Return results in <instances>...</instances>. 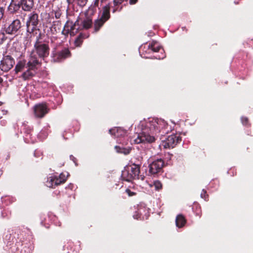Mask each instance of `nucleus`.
Returning a JSON list of instances; mask_svg holds the SVG:
<instances>
[{
    "instance_id": "b1692460",
    "label": "nucleus",
    "mask_w": 253,
    "mask_h": 253,
    "mask_svg": "<svg viewBox=\"0 0 253 253\" xmlns=\"http://www.w3.org/2000/svg\"><path fill=\"white\" fill-rule=\"evenodd\" d=\"M54 176H50L47 178V180L46 182V185L47 187L51 188H55V185H54Z\"/></svg>"
},
{
    "instance_id": "4be33fe9",
    "label": "nucleus",
    "mask_w": 253,
    "mask_h": 253,
    "mask_svg": "<svg viewBox=\"0 0 253 253\" xmlns=\"http://www.w3.org/2000/svg\"><path fill=\"white\" fill-rule=\"evenodd\" d=\"M148 47L149 49L154 52H159L161 48V47L156 41H152L151 43H149Z\"/></svg>"
},
{
    "instance_id": "c9c22d12",
    "label": "nucleus",
    "mask_w": 253,
    "mask_h": 253,
    "mask_svg": "<svg viewBox=\"0 0 253 253\" xmlns=\"http://www.w3.org/2000/svg\"><path fill=\"white\" fill-rule=\"evenodd\" d=\"M241 121L242 124L244 126H248L249 125V119L247 117H243L241 118Z\"/></svg>"
},
{
    "instance_id": "0eeeda50",
    "label": "nucleus",
    "mask_w": 253,
    "mask_h": 253,
    "mask_svg": "<svg viewBox=\"0 0 253 253\" xmlns=\"http://www.w3.org/2000/svg\"><path fill=\"white\" fill-rule=\"evenodd\" d=\"M165 166L164 161L160 158L153 160L149 165V173L153 176L163 172V169Z\"/></svg>"
},
{
    "instance_id": "de8ad7c7",
    "label": "nucleus",
    "mask_w": 253,
    "mask_h": 253,
    "mask_svg": "<svg viewBox=\"0 0 253 253\" xmlns=\"http://www.w3.org/2000/svg\"><path fill=\"white\" fill-rule=\"evenodd\" d=\"M239 0L238 1H236V0L234 1V3L236 4H239Z\"/></svg>"
},
{
    "instance_id": "39448f33",
    "label": "nucleus",
    "mask_w": 253,
    "mask_h": 253,
    "mask_svg": "<svg viewBox=\"0 0 253 253\" xmlns=\"http://www.w3.org/2000/svg\"><path fill=\"white\" fill-rule=\"evenodd\" d=\"M41 33L38 34L34 43V48L31 51L35 53L39 58L44 59L48 56L50 48L48 43H43L40 41Z\"/></svg>"
},
{
    "instance_id": "7ed1b4c3",
    "label": "nucleus",
    "mask_w": 253,
    "mask_h": 253,
    "mask_svg": "<svg viewBox=\"0 0 253 253\" xmlns=\"http://www.w3.org/2000/svg\"><path fill=\"white\" fill-rule=\"evenodd\" d=\"M40 23L39 14L36 11L31 12L26 22V32L31 36H37L41 31L38 25Z\"/></svg>"
},
{
    "instance_id": "20e7f679",
    "label": "nucleus",
    "mask_w": 253,
    "mask_h": 253,
    "mask_svg": "<svg viewBox=\"0 0 253 253\" xmlns=\"http://www.w3.org/2000/svg\"><path fill=\"white\" fill-rule=\"evenodd\" d=\"M61 42L56 44L51 51V61L54 63H59L64 61L72 56V53L68 47H64L60 48Z\"/></svg>"
},
{
    "instance_id": "a878e982",
    "label": "nucleus",
    "mask_w": 253,
    "mask_h": 253,
    "mask_svg": "<svg viewBox=\"0 0 253 253\" xmlns=\"http://www.w3.org/2000/svg\"><path fill=\"white\" fill-rule=\"evenodd\" d=\"M56 23H59V21L58 22H53L52 26L50 28V31L52 34H57L59 30V29H57V26Z\"/></svg>"
},
{
    "instance_id": "dca6fc26",
    "label": "nucleus",
    "mask_w": 253,
    "mask_h": 253,
    "mask_svg": "<svg viewBox=\"0 0 253 253\" xmlns=\"http://www.w3.org/2000/svg\"><path fill=\"white\" fill-rule=\"evenodd\" d=\"M37 73V71L34 69H30V68L24 72L21 75V78L24 80H29L34 77Z\"/></svg>"
},
{
    "instance_id": "09e8293b",
    "label": "nucleus",
    "mask_w": 253,
    "mask_h": 253,
    "mask_svg": "<svg viewBox=\"0 0 253 253\" xmlns=\"http://www.w3.org/2000/svg\"><path fill=\"white\" fill-rule=\"evenodd\" d=\"M136 216L135 218H136V219H138V217H137V216H138V215H136Z\"/></svg>"
},
{
    "instance_id": "c756f323",
    "label": "nucleus",
    "mask_w": 253,
    "mask_h": 253,
    "mask_svg": "<svg viewBox=\"0 0 253 253\" xmlns=\"http://www.w3.org/2000/svg\"><path fill=\"white\" fill-rule=\"evenodd\" d=\"M119 130H120V128L115 127L109 129V131L111 135L117 136L118 135L117 133L118 132Z\"/></svg>"
},
{
    "instance_id": "aec40b11",
    "label": "nucleus",
    "mask_w": 253,
    "mask_h": 253,
    "mask_svg": "<svg viewBox=\"0 0 253 253\" xmlns=\"http://www.w3.org/2000/svg\"><path fill=\"white\" fill-rule=\"evenodd\" d=\"M105 22L106 21L99 18L96 19L94 22V32H98Z\"/></svg>"
},
{
    "instance_id": "f704fd0d",
    "label": "nucleus",
    "mask_w": 253,
    "mask_h": 253,
    "mask_svg": "<svg viewBox=\"0 0 253 253\" xmlns=\"http://www.w3.org/2000/svg\"><path fill=\"white\" fill-rule=\"evenodd\" d=\"M4 32V31L0 32V44H2L6 39Z\"/></svg>"
},
{
    "instance_id": "e433bc0d",
    "label": "nucleus",
    "mask_w": 253,
    "mask_h": 253,
    "mask_svg": "<svg viewBox=\"0 0 253 253\" xmlns=\"http://www.w3.org/2000/svg\"><path fill=\"white\" fill-rule=\"evenodd\" d=\"M58 177L62 181V182L64 183L66 182L67 178L65 174L63 173H60Z\"/></svg>"
},
{
    "instance_id": "a19ab883",
    "label": "nucleus",
    "mask_w": 253,
    "mask_h": 253,
    "mask_svg": "<svg viewBox=\"0 0 253 253\" xmlns=\"http://www.w3.org/2000/svg\"><path fill=\"white\" fill-rule=\"evenodd\" d=\"M99 0H94L91 5L97 8V7L98 6Z\"/></svg>"
},
{
    "instance_id": "c85d7f7f",
    "label": "nucleus",
    "mask_w": 253,
    "mask_h": 253,
    "mask_svg": "<svg viewBox=\"0 0 253 253\" xmlns=\"http://www.w3.org/2000/svg\"><path fill=\"white\" fill-rule=\"evenodd\" d=\"M87 0H76L77 5L80 7L83 8L87 2Z\"/></svg>"
},
{
    "instance_id": "2f4dec72",
    "label": "nucleus",
    "mask_w": 253,
    "mask_h": 253,
    "mask_svg": "<svg viewBox=\"0 0 253 253\" xmlns=\"http://www.w3.org/2000/svg\"><path fill=\"white\" fill-rule=\"evenodd\" d=\"M201 197L204 199L205 201L209 200V195L207 194V192L205 190L203 189L201 194Z\"/></svg>"
},
{
    "instance_id": "423d86ee",
    "label": "nucleus",
    "mask_w": 253,
    "mask_h": 253,
    "mask_svg": "<svg viewBox=\"0 0 253 253\" xmlns=\"http://www.w3.org/2000/svg\"><path fill=\"white\" fill-rule=\"evenodd\" d=\"M4 32L8 35H17L22 27V23L19 19H16L11 22L6 24L4 26Z\"/></svg>"
},
{
    "instance_id": "412c9836",
    "label": "nucleus",
    "mask_w": 253,
    "mask_h": 253,
    "mask_svg": "<svg viewBox=\"0 0 253 253\" xmlns=\"http://www.w3.org/2000/svg\"><path fill=\"white\" fill-rule=\"evenodd\" d=\"M115 149L117 153L128 155L130 153L131 148L130 147H124L120 146H116Z\"/></svg>"
},
{
    "instance_id": "5701e85b",
    "label": "nucleus",
    "mask_w": 253,
    "mask_h": 253,
    "mask_svg": "<svg viewBox=\"0 0 253 253\" xmlns=\"http://www.w3.org/2000/svg\"><path fill=\"white\" fill-rule=\"evenodd\" d=\"M25 61H19L16 65L14 70L16 73L21 72L25 66Z\"/></svg>"
},
{
    "instance_id": "4468645a",
    "label": "nucleus",
    "mask_w": 253,
    "mask_h": 253,
    "mask_svg": "<svg viewBox=\"0 0 253 253\" xmlns=\"http://www.w3.org/2000/svg\"><path fill=\"white\" fill-rule=\"evenodd\" d=\"M140 168V166L139 165L132 164V165L128 166L126 169L129 170L130 174L133 175L134 179H139Z\"/></svg>"
},
{
    "instance_id": "f03ea898",
    "label": "nucleus",
    "mask_w": 253,
    "mask_h": 253,
    "mask_svg": "<svg viewBox=\"0 0 253 253\" xmlns=\"http://www.w3.org/2000/svg\"><path fill=\"white\" fill-rule=\"evenodd\" d=\"M34 7V0H12L8 10L10 13L15 14L20 8L25 12H31Z\"/></svg>"
},
{
    "instance_id": "a211bd4d",
    "label": "nucleus",
    "mask_w": 253,
    "mask_h": 253,
    "mask_svg": "<svg viewBox=\"0 0 253 253\" xmlns=\"http://www.w3.org/2000/svg\"><path fill=\"white\" fill-rule=\"evenodd\" d=\"M87 37H88L85 34L81 33L74 41L75 45L76 47H80L82 45L84 40Z\"/></svg>"
},
{
    "instance_id": "a18cd8bd",
    "label": "nucleus",
    "mask_w": 253,
    "mask_h": 253,
    "mask_svg": "<svg viewBox=\"0 0 253 253\" xmlns=\"http://www.w3.org/2000/svg\"><path fill=\"white\" fill-rule=\"evenodd\" d=\"M70 158H71V159L72 158H73V159H72V160H73V161H74V163H75L76 162H75V160H76V158H74V157L73 156H72V155L70 156Z\"/></svg>"
},
{
    "instance_id": "f3484780",
    "label": "nucleus",
    "mask_w": 253,
    "mask_h": 253,
    "mask_svg": "<svg viewBox=\"0 0 253 253\" xmlns=\"http://www.w3.org/2000/svg\"><path fill=\"white\" fill-rule=\"evenodd\" d=\"M186 223V219L182 214L177 215L175 219L176 225L178 228L183 227Z\"/></svg>"
},
{
    "instance_id": "58836bf2",
    "label": "nucleus",
    "mask_w": 253,
    "mask_h": 253,
    "mask_svg": "<svg viewBox=\"0 0 253 253\" xmlns=\"http://www.w3.org/2000/svg\"><path fill=\"white\" fill-rule=\"evenodd\" d=\"M5 11V8L3 7L0 6V21L2 19Z\"/></svg>"
},
{
    "instance_id": "6ab92c4d",
    "label": "nucleus",
    "mask_w": 253,
    "mask_h": 253,
    "mask_svg": "<svg viewBox=\"0 0 253 253\" xmlns=\"http://www.w3.org/2000/svg\"><path fill=\"white\" fill-rule=\"evenodd\" d=\"M121 177L123 180L128 182L134 179L133 175L130 174L129 170L126 168L122 171Z\"/></svg>"
},
{
    "instance_id": "f8f14e48",
    "label": "nucleus",
    "mask_w": 253,
    "mask_h": 253,
    "mask_svg": "<svg viewBox=\"0 0 253 253\" xmlns=\"http://www.w3.org/2000/svg\"><path fill=\"white\" fill-rule=\"evenodd\" d=\"M40 58L35 52L31 51L27 63V66L30 68V69L37 71L42 64L41 61L39 60Z\"/></svg>"
},
{
    "instance_id": "1a4fd4ad",
    "label": "nucleus",
    "mask_w": 253,
    "mask_h": 253,
    "mask_svg": "<svg viewBox=\"0 0 253 253\" xmlns=\"http://www.w3.org/2000/svg\"><path fill=\"white\" fill-rule=\"evenodd\" d=\"M181 141V137L178 134L169 135L165 140H163V145L165 148H173Z\"/></svg>"
},
{
    "instance_id": "cd10ccee",
    "label": "nucleus",
    "mask_w": 253,
    "mask_h": 253,
    "mask_svg": "<svg viewBox=\"0 0 253 253\" xmlns=\"http://www.w3.org/2000/svg\"><path fill=\"white\" fill-rule=\"evenodd\" d=\"M153 185L156 190H160L163 187L162 183L159 180L154 181Z\"/></svg>"
},
{
    "instance_id": "9b49d317",
    "label": "nucleus",
    "mask_w": 253,
    "mask_h": 253,
    "mask_svg": "<svg viewBox=\"0 0 253 253\" xmlns=\"http://www.w3.org/2000/svg\"><path fill=\"white\" fill-rule=\"evenodd\" d=\"M15 64L14 59L10 55H4L0 61V69L6 72L9 71Z\"/></svg>"
},
{
    "instance_id": "ddd939ff",
    "label": "nucleus",
    "mask_w": 253,
    "mask_h": 253,
    "mask_svg": "<svg viewBox=\"0 0 253 253\" xmlns=\"http://www.w3.org/2000/svg\"><path fill=\"white\" fill-rule=\"evenodd\" d=\"M79 23V21L77 19L75 22L69 19L66 21L65 24V28L69 29L71 32V36H74L81 30Z\"/></svg>"
},
{
    "instance_id": "6e6552de",
    "label": "nucleus",
    "mask_w": 253,
    "mask_h": 253,
    "mask_svg": "<svg viewBox=\"0 0 253 253\" xmlns=\"http://www.w3.org/2000/svg\"><path fill=\"white\" fill-rule=\"evenodd\" d=\"M81 30H88L92 27L93 25L92 18L90 15H87V12H84L83 15H80L77 18Z\"/></svg>"
},
{
    "instance_id": "49530a36",
    "label": "nucleus",
    "mask_w": 253,
    "mask_h": 253,
    "mask_svg": "<svg viewBox=\"0 0 253 253\" xmlns=\"http://www.w3.org/2000/svg\"><path fill=\"white\" fill-rule=\"evenodd\" d=\"M3 82V79L1 77H0V84H1Z\"/></svg>"
},
{
    "instance_id": "9d476101",
    "label": "nucleus",
    "mask_w": 253,
    "mask_h": 253,
    "mask_svg": "<svg viewBox=\"0 0 253 253\" xmlns=\"http://www.w3.org/2000/svg\"><path fill=\"white\" fill-rule=\"evenodd\" d=\"M49 110L46 104L44 103L36 104L33 107L34 116L38 119L43 118L48 113Z\"/></svg>"
},
{
    "instance_id": "79ce46f5",
    "label": "nucleus",
    "mask_w": 253,
    "mask_h": 253,
    "mask_svg": "<svg viewBox=\"0 0 253 253\" xmlns=\"http://www.w3.org/2000/svg\"><path fill=\"white\" fill-rule=\"evenodd\" d=\"M21 253H30V250L27 248H24L23 249H22L21 251Z\"/></svg>"
},
{
    "instance_id": "c03bdc74",
    "label": "nucleus",
    "mask_w": 253,
    "mask_h": 253,
    "mask_svg": "<svg viewBox=\"0 0 253 253\" xmlns=\"http://www.w3.org/2000/svg\"><path fill=\"white\" fill-rule=\"evenodd\" d=\"M137 1H138V0H129V3L131 5L136 4Z\"/></svg>"
},
{
    "instance_id": "37998d69",
    "label": "nucleus",
    "mask_w": 253,
    "mask_h": 253,
    "mask_svg": "<svg viewBox=\"0 0 253 253\" xmlns=\"http://www.w3.org/2000/svg\"><path fill=\"white\" fill-rule=\"evenodd\" d=\"M68 6L73 5L76 0H66Z\"/></svg>"
},
{
    "instance_id": "72a5a7b5",
    "label": "nucleus",
    "mask_w": 253,
    "mask_h": 253,
    "mask_svg": "<svg viewBox=\"0 0 253 253\" xmlns=\"http://www.w3.org/2000/svg\"><path fill=\"white\" fill-rule=\"evenodd\" d=\"M52 13H54V16L56 19H59L62 15L61 11L59 9L57 10H53Z\"/></svg>"
},
{
    "instance_id": "4c0bfd02",
    "label": "nucleus",
    "mask_w": 253,
    "mask_h": 253,
    "mask_svg": "<svg viewBox=\"0 0 253 253\" xmlns=\"http://www.w3.org/2000/svg\"><path fill=\"white\" fill-rule=\"evenodd\" d=\"M194 207L196 209V213L197 215L200 216L201 214V207L198 205H195Z\"/></svg>"
},
{
    "instance_id": "ea45409f",
    "label": "nucleus",
    "mask_w": 253,
    "mask_h": 253,
    "mask_svg": "<svg viewBox=\"0 0 253 253\" xmlns=\"http://www.w3.org/2000/svg\"><path fill=\"white\" fill-rule=\"evenodd\" d=\"M126 192L127 194L129 196H132L136 195V193L132 192L130 189H126Z\"/></svg>"
},
{
    "instance_id": "473e14b6",
    "label": "nucleus",
    "mask_w": 253,
    "mask_h": 253,
    "mask_svg": "<svg viewBox=\"0 0 253 253\" xmlns=\"http://www.w3.org/2000/svg\"><path fill=\"white\" fill-rule=\"evenodd\" d=\"M54 176V185H55V186H57L62 183H64V182H62V181L59 178V177L53 176Z\"/></svg>"
},
{
    "instance_id": "2eb2a0df",
    "label": "nucleus",
    "mask_w": 253,
    "mask_h": 253,
    "mask_svg": "<svg viewBox=\"0 0 253 253\" xmlns=\"http://www.w3.org/2000/svg\"><path fill=\"white\" fill-rule=\"evenodd\" d=\"M110 6L109 4H107L102 8V11L101 17L99 18L105 21H108L110 18Z\"/></svg>"
},
{
    "instance_id": "bb28decb",
    "label": "nucleus",
    "mask_w": 253,
    "mask_h": 253,
    "mask_svg": "<svg viewBox=\"0 0 253 253\" xmlns=\"http://www.w3.org/2000/svg\"><path fill=\"white\" fill-rule=\"evenodd\" d=\"M96 11V7L90 5L85 12H87V15L91 16L95 14Z\"/></svg>"
},
{
    "instance_id": "f257e3e1",
    "label": "nucleus",
    "mask_w": 253,
    "mask_h": 253,
    "mask_svg": "<svg viewBox=\"0 0 253 253\" xmlns=\"http://www.w3.org/2000/svg\"><path fill=\"white\" fill-rule=\"evenodd\" d=\"M167 123L162 120L153 119L141 124V132L138 134L134 141L137 144L143 142L152 143L156 138L163 136L165 133Z\"/></svg>"
},
{
    "instance_id": "7c9ffc66",
    "label": "nucleus",
    "mask_w": 253,
    "mask_h": 253,
    "mask_svg": "<svg viewBox=\"0 0 253 253\" xmlns=\"http://www.w3.org/2000/svg\"><path fill=\"white\" fill-rule=\"evenodd\" d=\"M61 34L64 35L66 38H67L69 35L71 36V32H70L69 29L65 28V26H64V29L62 30Z\"/></svg>"
},
{
    "instance_id": "393cba45",
    "label": "nucleus",
    "mask_w": 253,
    "mask_h": 253,
    "mask_svg": "<svg viewBox=\"0 0 253 253\" xmlns=\"http://www.w3.org/2000/svg\"><path fill=\"white\" fill-rule=\"evenodd\" d=\"M124 0H113V3L114 4V6H115V8L113 9V12L114 13L116 11L118 10V8L117 7V6L120 5L123 2ZM122 8V7L120 8V9L119 10V11H120Z\"/></svg>"
}]
</instances>
